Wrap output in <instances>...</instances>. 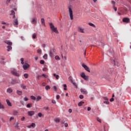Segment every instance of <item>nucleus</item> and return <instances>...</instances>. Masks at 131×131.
Segmentation results:
<instances>
[{"label": "nucleus", "instance_id": "nucleus-1", "mask_svg": "<svg viewBox=\"0 0 131 131\" xmlns=\"http://www.w3.org/2000/svg\"><path fill=\"white\" fill-rule=\"evenodd\" d=\"M49 25L50 26V28L52 30L53 32H55V33H58L59 32H58V29H57V28L55 27V26L53 25V23H51L49 24Z\"/></svg>", "mask_w": 131, "mask_h": 131}, {"label": "nucleus", "instance_id": "nucleus-2", "mask_svg": "<svg viewBox=\"0 0 131 131\" xmlns=\"http://www.w3.org/2000/svg\"><path fill=\"white\" fill-rule=\"evenodd\" d=\"M69 13L71 20H73V11H72V9L70 6L69 7Z\"/></svg>", "mask_w": 131, "mask_h": 131}, {"label": "nucleus", "instance_id": "nucleus-3", "mask_svg": "<svg viewBox=\"0 0 131 131\" xmlns=\"http://www.w3.org/2000/svg\"><path fill=\"white\" fill-rule=\"evenodd\" d=\"M12 74L13 75H15V76H17V77H19L20 76V74L17 72V70L16 69H13L11 71Z\"/></svg>", "mask_w": 131, "mask_h": 131}, {"label": "nucleus", "instance_id": "nucleus-4", "mask_svg": "<svg viewBox=\"0 0 131 131\" xmlns=\"http://www.w3.org/2000/svg\"><path fill=\"white\" fill-rule=\"evenodd\" d=\"M122 21L124 23H129V22H130V19L128 17H124L122 19Z\"/></svg>", "mask_w": 131, "mask_h": 131}, {"label": "nucleus", "instance_id": "nucleus-5", "mask_svg": "<svg viewBox=\"0 0 131 131\" xmlns=\"http://www.w3.org/2000/svg\"><path fill=\"white\" fill-rule=\"evenodd\" d=\"M55 52H56V50H55V49H51L49 52L50 57H53L54 56V54H55Z\"/></svg>", "mask_w": 131, "mask_h": 131}, {"label": "nucleus", "instance_id": "nucleus-6", "mask_svg": "<svg viewBox=\"0 0 131 131\" xmlns=\"http://www.w3.org/2000/svg\"><path fill=\"white\" fill-rule=\"evenodd\" d=\"M80 76L82 77L83 79H85V80H88L89 79V77L86 76L84 73H82Z\"/></svg>", "mask_w": 131, "mask_h": 131}, {"label": "nucleus", "instance_id": "nucleus-7", "mask_svg": "<svg viewBox=\"0 0 131 131\" xmlns=\"http://www.w3.org/2000/svg\"><path fill=\"white\" fill-rule=\"evenodd\" d=\"M82 67L86 70V71H88V72H91V70H90V68H88V67L86 66L84 63H83L82 64Z\"/></svg>", "mask_w": 131, "mask_h": 131}, {"label": "nucleus", "instance_id": "nucleus-8", "mask_svg": "<svg viewBox=\"0 0 131 131\" xmlns=\"http://www.w3.org/2000/svg\"><path fill=\"white\" fill-rule=\"evenodd\" d=\"M23 67L24 70H27V69H28V68L30 67V66L29 65V64L26 63L23 66Z\"/></svg>", "mask_w": 131, "mask_h": 131}, {"label": "nucleus", "instance_id": "nucleus-9", "mask_svg": "<svg viewBox=\"0 0 131 131\" xmlns=\"http://www.w3.org/2000/svg\"><path fill=\"white\" fill-rule=\"evenodd\" d=\"M81 93H82L83 95H88V91L85 89H81L80 90Z\"/></svg>", "mask_w": 131, "mask_h": 131}, {"label": "nucleus", "instance_id": "nucleus-10", "mask_svg": "<svg viewBox=\"0 0 131 131\" xmlns=\"http://www.w3.org/2000/svg\"><path fill=\"white\" fill-rule=\"evenodd\" d=\"M34 111H30L28 112V115L29 116H33V115H34Z\"/></svg>", "mask_w": 131, "mask_h": 131}, {"label": "nucleus", "instance_id": "nucleus-11", "mask_svg": "<svg viewBox=\"0 0 131 131\" xmlns=\"http://www.w3.org/2000/svg\"><path fill=\"white\" fill-rule=\"evenodd\" d=\"M78 31L80 33H85V32H84V29L81 27L78 28Z\"/></svg>", "mask_w": 131, "mask_h": 131}, {"label": "nucleus", "instance_id": "nucleus-12", "mask_svg": "<svg viewBox=\"0 0 131 131\" xmlns=\"http://www.w3.org/2000/svg\"><path fill=\"white\" fill-rule=\"evenodd\" d=\"M4 42H5V43H6L7 45H8V46H12V45H13V43L9 40H5Z\"/></svg>", "mask_w": 131, "mask_h": 131}, {"label": "nucleus", "instance_id": "nucleus-13", "mask_svg": "<svg viewBox=\"0 0 131 131\" xmlns=\"http://www.w3.org/2000/svg\"><path fill=\"white\" fill-rule=\"evenodd\" d=\"M37 20V18H33L32 19V21H31V23L32 24H36V20Z\"/></svg>", "mask_w": 131, "mask_h": 131}, {"label": "nucleus", "instance_id": "nucleus-14", "mask_svg": "<svg viewBox=\"0 0 131 131\" xmlns=\"http://www.w3.org/2000/svg\"><path fill=\"white\" fill-rule=\"evenodd\" d=\"M6 103L9 107H12V103L10 102V100L9 99H6Z\"/></svg>", "mask_w": 131, "mask_h": 131}, {"label": "nucleus", "instance_id": "nucleus-15", "mask_svg": "<svg viewBox=\"0 0 131 131\" xmlns=\"http://www.w3.org/2000/svg\"><path fill=\"white\" fill-rule=\"evenodd\" d=\"M14 22V25H18V19L16 18L14 20H13Z\"/></svg>", "mask_w": 131, "mask_h": 131}, {"label": "nucleus", "instance_id": "nucleus-16", "mask_svg": "<svg viewBox=\"0 0 131 131\" xmlns=\"http://www.w3.org/2000/svg\"><path fill=\"white\" fill-rule=\"evenodd\" d=\"M11 15H13V19H15V18H16V15H15V11H14L13 10L11 11Z\"/></svg>", "mask_w": 131, "mask_h": 131}, {"label": "nucleus", "instance_id": "nucleus-17", "mask_svg": "<svg viewBox=\"0 0 131 131\" xmlns=\"http://www.w3.org/2000/svg\"><path fill=\"white\" fill-rule=\"evenodd\" d=\"M7 93L9 94H11V93H13V90L11 88H8L7 90Z\"/></svg>", "mask_w": 131, "mask_h": 131}, {"label": "nucleus", "instance_id": "nucleus-18", "mask_svg": "<svg viewBox=\"0 0 131 131\" xmlns=\"http://www.w3.org/2000/svg\"><path fill=\"white\" fill-rule=\"evenodd\" d=\"M83 104H84V102L81 101L78 103V106H79V107H81Z\"/></svg>", "mask_w": 131, "mask_h": 131}, {"label": "nucleus", "instance_id": "nucleus-19", "mask_svg": "<svg viewBox=\"0 0 131 131\" xmlns=\"http://www.w3.org/2000/svg\"><path fill=\"white\" fill-rule=\"evenodd\" d=\"M35 126H36L35 123H32L31 125L28 126V127L29 128H30V127H31L34 128V127H35Z\"/></svg>", "mask_w": 131, "mask_h": 131}, {"label": "nucleus", "instance_id": "nucleus-20", "mask_svg": "<svg viewBox=\"0 0 131 131\" xmlns=\"http://www.w3.org/2000/svg\"><path fill=\"white\" fill-rule=\"evenodd\" d=\"M113 64L114 65H117V66H118V62L116 61V60L115 59L113 60Z\"/></svg>", "mask_w": 131, "mask_h": 131}, {"label": "nucleus", "instance_id": "nucleus-21", "mask_svg": "<svg viewBox=\"0 0 131 131\" xmlns=\"http://www.w3.org/2000/svg\"><path fill=\"white\" fill-rule=\"evenodd\" d=\"M16 93H17V95H18V96H21L22 95L23 92L21 91L17 90V91H16Z\"/></svg>", "mask_w": 131, "mask_h": 131}, {"label": "nucleus", "instance_id": "nucleus-22", "mask_svg": "<svg viewBox=\"0 0 131 131\" xmlns=\"http://www.w3.org/2000/svg\"><path fill=\"white\" fill-rule=\"evenodd\" d=\"M11 50H12V46H11V45L8 46H7V51L10 52V51H11Z\"/></svg>", "mask_w": 131, "mask_h": 131}, {"label": "nucleus", "instance_id": "nucleus-23", "mask_svg": "<svg viewBox=\"0 0 131 131\" xmlns=\"http://www.w3.org/2000/svg\"><path fill=\"white\" fill-rule=\"evenodd\" d=\"M41 24L45 26L46 25V23H45V19L44 18H41Z\"/></svg>", "mask_w": 131, "mask_h": 131}, {"label": "nucleus", "instance_id": "nucleus-24", "mask_svg": "<svg viewBox=\"0 0 131 131\" xmlns=\"http://www.w3.org/2000/svg\"><path fill=\"white\" fill-rule=\"evenodd\" d=\"M21 88H22V89H23L24 90H27L26 86L24 85L23 84H21Z\"/></svg>", "mask_w": 131, "mask_h": 131}, {"label": "nucleus", "instance_id": "nucleus-25", "mask_svg": "<svg viewBox=\"0 0 131 131\" xmlns=\"http://www.w3.org/2000/svg\"><path fill=\"white\" fill-rule=\"evenodd\" d=\"M54 121H55V122H59L60 119H59V118H56L54 119Z\"/></svg>", "mask_w": 131, "mask_h": 131}, {"label": "nucleus", "instance_id": "nucleus-26", "mask_svg": "<svg viewBox=\"0 0 131 131\" xmlns=\"http://www.w3.org/2000/svg\"><path fill=\"white\" fill-rule=\"evenodd\" d=\"M0 109H5V106L1 102H0Z\"/></svg>", "mask_w": 131, "mask_h": 131}, {"label": "nucleus", "instance_id": "nucleus-27", "mask_svg": "<svg viewBox=\"0 0 131 131\" xmlns=\"http://www.w3.org/2000/svg\"><path fill=\"white\" fill-rule=\"evenodd\" d=\"M51 89V87L50 86V85H46L45 87V89L46 90V91H49V90H50Z\"/></svg>", "mask_w": 131, "mask_h": 131}, {"label": "nucleus", "instance_id": "nucleus-28", "mask_svg": "<svg viewBox=\"0 0 131 131\" xmlns=\"http://www.w3.org/2000/svg\"><path fill=\"white\" fill-rule=\"evenodd\" d=\"M39 100H41V97L38 96L37 97L36 101L38 102V101H39Z\"/></svg>", "mask_w": 131, "mask_h": 131}, {"label": "nucleus", "instance_id": "nucleus-29", "mask_svg": "<svg viewBox=\"0 0 131 131\" xmlns=\"http://www.w3.org/2000/svg\"><path fill=\"white\" fill-rule=\"evenodd\" d=\"M53 76H54V77H56V79H59V75L56 74H54Z\"/></svg>", "mask_w": 131, "mask_h": 131}, {"label": "nucleus", "instance_id": "nucleus-30", "mask_svg": "<svg viewBox=\"0 0 131 131\" xmlns=\"http://www.w3.org/2000/svg\"><path fill=\"white\" fill-rule=\"evenodd\" d=\"M43 59H45V60H47V59H48V54H45L44 55V56H43Z\"/></svg>", "mask_w": 131, "mask_h": 131}, {"label": "nucleus", "instance_id": "nucleus-31", "mask_svg": "<svg viewBox=\"0 0 131 131\" xmlns=\"http://www.w3.org/2000/svg\"><path fill=\"white\" fill-rule=\"evenodd\" d=\"M37 52L38 54H40V55L41 54V53H42L41 49H38Z\"/></svg>", "mask_w": 131, "mask_h": 131}, {"label": "nucleus", "instance_id": "nucleus-32", "mask_svg": "<svg viewBox=\"0 0 131 131\" xmlns=\"http://www.w3.org/2000/svg\"><path fill=\"white\" fill-rule=\"evenodd\" d=\"M89 25H90V26H92V27H96V26H95L94 24L92 23H89Z\"/></svg>", "mask_w": 131, "mask_h": 131}, {"label": "nucleus", "instance_id": "nucleus-33", "mask_svg": "<svg viewBox=\"0 0 131 131\" xmlns=\"http://www.w3.org/2000/svg\"><path fill=\"white\" fill-rule=\"evenodd\" d=\"M32 106V104L31 103H28L27 105V108H30V107H31Z\"/></svg>", "mask_w": 131, "mask_h": 131}, {"label": "nucleus", "instance_id": "nucleus-34", "mask_svg": "<svg viewBox=\"0 0 131 131\" xmlns=\"http://www.w3.org/2000/svg\"><path fill=\"white\" fill-rule=\"evenodd\" d=\"M55 60H60V57H59V56H58V55H56V56L55 57Z\"/></svg>", "mask_w": 131, "mask_h": 131}, {"label": "nucleus", "instance_id": "nucleus-35", "mask_svg": "<svg viewBox=\"0 0 131 131\" xmlns=\"http://www.w3.org/2000/svg\"><path fill=\"white\" fill-rule=\"evenodd\" d=\"M20 61H21V64L23 65V64H24V58H20Z\"/></svg>", "mask_w": 131, "mask_h": 131}, {"label": "nucleus", "instance_id": "nucleus-36", "mask_svg": "<svg viewBox=\"0 0 131 131\" xmlns=\"http://www.w3.org/2000/svg\"><path fill=\"white\" fill-rule=\"evenodd\" d=\"M63 87H64V89H63L64 91H66L67 90V88H67V85L66 84H64Z\"/></svg>", "mask_w": 131, "mask_h": 131}, {"label": "nucleus", "instance_id": "nucleus-37", "mask_svg": "<svg viewBox=\"0 0 131 131\" xmlns=\"http://www.w3.org/2000/svg\"><path fill=\"white\" fill-rule=\"evenodd\" d=\"M36 33H34L33 34V35H32V37L33 38H36Z\"/></svg>", "mask_w": 131, "mask_h": 131}, {"label": "nucleus", "instance_id": "nucleus-38", "mask_svg": "<svg viewBox=\"0 0 131 131\" xmlns=\"http://www.w3.org/2000/svg\"><path fill=\"white\" fill-rule=\"evenodd\" d=\"M31 99L32 100H36V98L35 97H34V96H31Z\"/></svg>", "mask_w": 131, "mask_h": 131}, {"label": "nucleus", "instance_id": "nucleus-39", "mask_svg": "<svg viewBox=\"0 0 131 131\" xmlns=\"http://www.w3.org/2000/svg\"><path fill=\"white\" fill-rule=\"evenodd\" d=\"M42 76H43L44 77H45V78H48V75H46L45 74H42Z\"/></svg>", "mask_w": 131, "mask_h": 131}, {"label": "nucleus", "instance_id": "nucleus-40", "mask_svg": "<svg viewBox=\"0 0 131 131\" xmlns=\"http://www.w3.org/2000/svg\"><path fill=\"white\" fill-rule=\"evenodd\" d=\"M24 77L26 78H28V74H27V73L25 74Z\"/></svg>", "mask_w": 131, "mask_h": 131}, {"label": "nucleus", "instance_id": "nucleus-41", "mask_svg": "<svg viewBox=\"0 0 131 131\" xmlns=\"http://www.w3.org/2000/svg\"><path fill=\"white\" fill-rule=\"evenodd\" d=\"M40 64H45V60H41L40 61Z\"/></svg>", "mask_w": 131, "mask_h": 131}, {"label": "nucleus", "instance_id": "nucleus-42", "mask_svg": "<svg viewBox=\"0 0 131 131\" xmlns=\"http://www.w3.org/2000/svg\"><path fill=\"white\" fill-rule=\"evenodd\" d=\"M104 104H109V101L108 100H105L104 101Z\"/></svg>", "mask_w": 131, "mask_h": 131}, {"label": "nucleus", "instance_id": "nucleus-43", "mask_svg": "<svg viewBox=\"0 0 131 131\" xmlns=\"http://www.w3.org/2000/svg\"><path fill=\"white\" fill-rule=\"evenodd\" d=\"M38 116L39 117H41V116H42V114H41V113H39L38 114Z\"/></svg>", "mask_w": 131, "mask_h": 131}, {"label": "nucleus", "instance_id": "nucleus-44", "mask_svg": "<svg viewBox=\"0 0 131 131\" xmlns=\"http://www.w3.org/2000/svg\"><path fill=\"white\" fill-rule=\"evenodd\" d=\"M21 121H25V117H23L21 118Z\"/></svg>", "mask_w": 131, "mask_h": 131}, {"label": "nucleus", "instance_id": "nucleus-45", "mask_svg": "<svg viewBox=\"0 0 131 131\" xmlns=\"http://www.w3.org/2000/svg\"><path fill=\"white\" fill-rule=\"evenodd\" d=\"M53 89L54 90L55 92H57V86H54Z\"/></svg>", "mask_w": 131, "mask_h": 131}, {"label": "nucleus", "instance_id": "nucleus-46", "mask_svg": "<svg viewBox=\"0 0 131 131\" xmlns=\"http://www.w3.org/2000/svg\"><path fill=\"white\" fill-rule=\"evenodd\" d=\"M79 98L81 99H83V95H79Z\"/></svg>", "mask_w": 131, "mask_h": 131}, {"label": "nucleus", "instance_id": "nucleus-47", "mask_svg": "<svg viewBox=\"0 0 131 131\" xmlns=\"http://www.w3.org/2000/svg\"><path fill=\"white\" fill-rule=\"evenodd\" d=\"M104 100H105V101H109V99H108V98L107 97H103Z\"/></svg>", "mask_w": 131, "mask_h": 131}, {"label": "nucleus", "instance_id": "nucleus-48", "mask_svg": "<svg viewBox=\"0 0 131 131\" xmlns=\"http://www.w3.org/2000/svg\"><path fill=\"white\" fill-rule=\"evenodd\" d=\"M113 8L115 12H116V11H117V8L115 7L114 5H113Z\"/></svg>", "mask_w": 131, "mask_h": 131}, {"label": "nucleus", "instance_id": "nucleus-49", "mask_svg": "<svg viewBox=\"0 0 131 131\" xmlns=\"http://www.w3.org/2000/svg\"><path fill=\"white\" fill-rule=\"evenodd\" d=\"M42 86H46V85H47V83H46V82H43V83H42Z\"/></svg>", "mask_w": 131, "mask_h": 131}, {"label": "nucleus", "instance_id": "nucleus-50", "mask_svg": "<svg viewBox=\"0 0 131 131\" xmlns=\"http://www.w3.org/2000/svg\"><path fill=\"white\" fill-rule=\"evenodd\" d=\"M73 84L76 86V89H77V85H76V83L75 82H73Z\"/></svg>", "mask_w": 131, "mask_h": 131}, {"label": "nucleus", "instance_id": "nucleus-51", "mask_svg": "<svg viewBox=\"0 0 131 131\" xmlns=\"http://www.w3.org/2000/svg\"><path fill=\"white\" fill-rule=\"evenodd\" d=\"M97 121L100 122L101 123V122H102V121L101 120V119H100L99 118H97Z\"/></svg>", "mask_w": 131, "mask_h": 131}, {"label": "nucleus", "instance_id": "nucleus-52", "mask_svg": "<svg viewBox=\"0 0 131 131\" xmlns=\"http://www.w3.org/2000/svg\"><path fill=\"white\" fill-rule=\"evenodd\" d=\"M15 127L18 128L19 127V123H16Z\"/></svg>", "mask_w": 131, "mask_h": 131}, {"label": "nucleus", "instance_id": "nucleus-53", "mask_svg": "<svg viewBox=\"0 0 131 131\" xmlns=\"http://www.w3.org/2000/svg\"><path fill=\"white\" fill-rule=\"evenodd\" d=\"M48 70V69L47 68H44L42 69L43 71H47Z\"/></svg>", "mask_w": 131, "mask_h": 131}, {"label": "nucleus", "instance_id": "nucleus-54", "mask_svg": "<svg viewBox=\"0 0 131 131\" xmlns=\"http://www.w3.org/2000/svg\"><path fill=\"white\" fill-rule=\"evenodd\" d=\"M52 103H53V104H56V100H52Z\"/></svg>", "mask_w": 131, "mask_h": 131}, {"label": "nucleus", "instance_id": "nucleus-55", "mask_svg": "<svg viewBox=\"0 0 131 131\" xmlns=\"http://www.w3.org/2000/svg\"><path fill=\"white\" fill-rule=\"evenodd\" d=\"M64 126L65 127H68V123H64Z\"/></svg>", "mask_w": 131, "mask_h": 131}, {"label": "nucleus", "instance_id": "nucleus-56", "mask_svg": "<svg viewBox=\"0 0 131 131\" xmlns=\"http://www.w3.org/2000/svg\"><path fill=\"white\" fill-rule=\"evenodd\" d=\"M56 99H57V100H59V99H60V95H57Z\"/></svg>", "mask_w": 131, "mask_h": 131}, {"label": "nucleus", "instance_id": "nucleus-57", "mask_svg": "<svg viewBox=\"0 0 131 131\" xmlns=\"http://www.w3.org/2000/svg\"><path fill=\"white\" fill-rule=\"evenodd\" d=\"M24 100H25V101H28V98L25 97Z\"/></svg>", "mask_w": 131, "mask_h": 131}, {"label": "nucleus", "instance_id": "nucleus-58", "mask_svg": "<svg viewBox=\"0 0 131 131\" xmlns=\"http://www.w3.org/2000/svg\"><path fill=\"white\" fill-rule=\"evenodd\" d=\"M110 102H113L114 101V98H112L110 100Z\"/></svg>", "mask_w": 131, "mask_h": 131}, {"label": "nucleus", "instance_id": "nucleus-59", "mask_svg": "<svg viewBox=\"0 0 131 131\" xmlns=\"http://www.w3.org/2000/svg\"><path fill=\"white\" fill-rule=\"evenodd\" d=\"M112 4L113 5H114V6H115V2H114V1H112Z\"/></svg>", "mask_w": 131, "mask_h": 131}, {"label": "nucleus", "instance_id": "nucleus-60", "mask_svg": "<svg viewBox=\"0 0 131 131\" xmlns=\"http://www.w3.org/2000/svg\"><path fill=\"white\" fill-rule=\"evenodd\" d=\"M69 113H72V110L71 109V108H70V109L69 110Z\"/></svg>", "mask_w": 131, "mask_h": 131}, {"label": "nucleus", "instance_id": "nucleus-61", "mask_svg": "<svg viewBox=\"0 0 131 131\" xmlns=\"http://www.w3.org/2000/svg\"><path fill=\"white\" fill-rule=\"evenodd\" d=\"M13 119H14V117H11L10 119V121H11Z\"/></svg>", "mask_w": 131, "mask_h": 131}, {"label": "nucleus", "instance_id": "nucleus-62", "mask_svg": "<svg viewBox=\"0 0 131 131\" xmlns=\"http://www.w3.org/2000/svg\"><path fill=\"white\" fill-rule=\"evenodd\" d=\"M44 109H45V110H49V107H45Z\"/></svg>", "mask_w": 131, "mask_h": 131}, {"label": "nucleus", "instance_id": "nucleus-63", "mask_svg": "<svg viewBox=\"0 0 131 131\" xmlns=\"http://www.w3.org/2000/svg\"><path fill=\"white\" fill-rule=\"evenodd\" d=\"M88 111H91V107H88Z\"/></svg>", "mask_w": 131, "mask_h": 131}, {"label": "nucleus", "instance_id": "nucleus-64", "mask_svg": "<svg viewBox=\"0 0 131 131\" xmlns=\"http://www.w3.org/2000/svg\"><path fill=\"white\" fill-rule=\"evenodd\" d=\"M42 46L43 47V48H46V44H43Z\"/></svg>", "mask_w": 131, "mask_h": 131}]
</instances>
